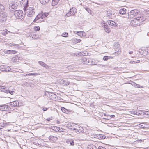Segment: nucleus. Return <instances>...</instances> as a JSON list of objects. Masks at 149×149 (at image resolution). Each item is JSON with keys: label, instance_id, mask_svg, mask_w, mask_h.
I'll list each match as a JSON object with an SVG mask.
<instances>
[{"label": "nucleus", "instance_id": "1", "mask_svg": "<svg viewBox=\"0 0 149 149\" xmlns=\"http://www.w3.org/2000/svg\"><path fill=\"white\" fill-rule=\"evenodd\" d=\"M146 19V18L143 16L138 17L131 21L130 24L133 26H136L141 24V23Z\"/></svg>", "mask_w": 149, "mask_h": 149}, {"label": "nucleus", "instance_id": "2", "mask_svg": "<svg viewBox=\"0 0 149 149\" xmlns=\"http://www.w3.org/2000/svg\"><path fill=\"white\" fill-rule=\"evenodd\" d=\"M24 10L25 11L26 10L27 11V16L28 17H32L34 16L36 10L33 8L29 7L27 10L26 8Z\"/></svg>", "mask_w": 149, "mask_h": 149}, {"label": "nucleus", "instance_id": "3", "mask_svg": "<svg viewBox=\"0 0 149 149\" xmlns=\"http://www.w3.org/2000/svg\"><path fill=\"white\" fill-rule=\"evenodd\" d=\"M23 13L22 10H17L14 11V15L17 19H22L23 18Z\"/></svg>", "mask_w": 149, "mask_h": 149}, {"label": "nucleus", "instance_id": "4", "mask_svg": "<svg viewBox=\"0 0 149 149\" xmlns=\"http://www.w3.org/2000/svg\"><path fill=\"white\" fill-rule=\"evenodd\" d=\"M138 10L134 9L131 10L128 13V18H132L134 17L137 16L139 13Z\"/></svg>", "mask_w": 149, "mask_h": 149}, {"label": "nucleus", "instance_id": "5", "mask_svg": "<svg viewBox=\"0 0 149 149\" xmlns=\"http://www.w3.org/2000/svg\"><path fill=\"white\" fill-rule=\"evenodd\" d=\"M0 91L4 92L7 94L9 93L11 95H13L14 92L13 91L9 90L7 88L3 86H0Z\"/></svg>", "mask_w": 149, "mask_h": 149}, {"label": "nucleus", "instance_id": "6", "mask_svg": "<svg viewBox=\"0 0 149 149\" xmlns=\"http://www.w3.org/2000/svg\"><path fill=\"white\" fill-rule=\"evenodd\" d=\"M70 129L75 130V132L77 133H82L84 132L83 128L81 126L77 127L76 128L75 127L74 128L73 127H72V125H71L70 127Z\"/></svg>", "mask_w": 149, "mask_h": 149}, {"label": "nucleus", "instance_id": "7", "mask_svg": "<svg viewBox=\"0 0 149 149\" xmlns=\"http://www.w3.org/2000/svg\"><path fill=\"white\" fill-rule=\"evenodd\" d=\"M7 14L6 12H4L0 14V22L3 23L6 20Z\"/></svg>", "mask_w": 149, "mask_h": 149}, {"label": "nucleus", "instance_id": "8", "mask_svg": "<svg viewBox=\"0 0 149 149\" xmlns=\"http://www.w3.org/2000/svg\"><path fill=\"white\" fill-rule=\"evenodd\" d=\"M10 108V107L7 105H0V110H1L7 111H8Z\"/></svg>", "mask_w": 149, "mask_h": 149}, {"label": "nucleus", "instance_id": "9", "mask_svg": "<svg viewBox=\"0 0 149 149\" xmlns=\"http://www.w3.org/2000/svg\"><path fill=\"white\" fill-rule=\"evenodd\" d=\"M120 45L119 43L118 42H116L114 45V49L115 50L117 51L118 53H120L121 51L120 49Z\"/></svg>", "mask_w": 149, "mask_h": 149}, {"label": "nucleus", "instance_id": "10", "mask_svg": "<svg viewBox=\"0 0 149 149\" xmlns=\"http://www.w3.org/2000/svg\"><path fill=\"white\" fill-rule=\"evenodd\" d=\"M21 1H20V3L22 6L23 5V6H24V8L25 10L28 7V1L27 0L25 3L24 2H25L26 0H21Z\"/></svg>", "mask_w": 149, "mask_h": 149}, {"label": "nucleus", "instance_id": "11", "mask_svg": "<svg viewBox=\"0 0 149 149\" xmlns=\"http://www.w3.org/2000/svg\"><path fill=\"white\" fill-rule=\"evenodd\" d=\"M11 7L12 9H17V3L15 1H12L10 4Z\"/></svg>", "mask_w": 149, "mask_h": 149}, {"label": "nucleus", "instance_id": "12", "mask_svg": "<svg viewBox=\"0 0 149 149\" xmlns=\"http://www.w3.org/2000/svg\"><path fill=\"white\" fill-rule=\"evenodd\" d=\"M10 104L12 107H17L19 106V102L17 101L10 102Z\"/></svg>", "mask_w": 149, "mask_h": 149}, {"label": "nucleus", "instance_id": "13", "mask_svg": "<svg viewBox=\"0 0 149 149\" xmlns=\"http://www.w3.org/2000/svg\"><path fill=\"white\" fill-rule=\"evenodd\" d=\"M49 139L51 141L54 142H56L58 139V138L57 137L51 135L49 137Z\"/></svg>", "mask_w": 149, "mask_h": 149}, {"label": "nucleus", "instance_id": "14", "mask_svg": "<svg viewBox=\"0 0 149 149\" xmlns=\"http://www.w3.org/2000/svg\"><path fill=\"white\" fill-rule=\"evenodd\" d=\"M108 24L113 26H116L117 25V24L114 21L112 20L108 21Z\"/></svg>", "mask_w": 149, "mask_h": 149}, {"label": "nucleus", "instance_id": "15", "mask_svg": "<svg viewBox=\"0 0 149 149\" xmlns=\"http://www.w3.org/2000/svg\"><path fill=\"white\" fill-rule=\"evenodd\" d=\"M89 58L84 57L82 58V60L84 63L88 65H89Z\"/></svg>", "mask_w": 149, "mask_h": 149}, {"label": "nucleus", "instance_id": "16", "mask_svg": "<svg viewBox=\"0 0 149 149\" xmlns=\"http://www.w3.org/2000/svg\"><path fill=\"white\" fill-rule=\"evenodd\" d=\"M70 12L71 13V15H74L75 13L77 12V9L75 8H72L71 9H70Z\"/></svg>", "mask_w": 149, "mask_h": 149}, {"label": "nucleus", "instance_id": "17", "mask_svg": "<svg viewBox=\"0 0 149 149\" xmlns=\"http://www.w3.org/2000/svg\"><path fill=\"white\" fill-rule=\"evenodd\" d=\"M104 30L107 33H109V32H110V29L108 27V26L107 25V24L105 25L104 24Z\"/></svg>", "mask_w": 149, "mask_h": 149}, {"label": "nucleus", "instance_id": "18", "mask_svg": "<svg viewBox=\"0 0 149 149\" xmlns=\"http://www.w3.org/2000/svg\"><path fill=\"white\" fill-rule=\"evenodd\" d=\"M126 9L125 8H122L120 9L119 11V13L120 14L122 15H124L126 13Z\"/></svg>", "mask_w": 149, "mask_h": 149}, {"label": "nucleus", "instance_id": "19", "mask_svg": "<svg viewBox=\"0 0 149 149\" xmlns=\"http://www.w3.org/2000/svg\"><path fill=\"white\" fill-rule=\"evenodd\" d=\"M40 16H41V18L42 19H44L45 17L48 16L49 13H44L40 14Z\"/></svg>", "mask_w": 149, "mask_h": 149}, {"label": "nucleus", "instance_id": "20", "mask_svg": "<svg viewBox=\"0 0 149 149\" xmlns=\"http://www.w3.org/2000/svg\"><path fill=\"white\" fill-rule=\"evenodd\" d=\"M17 52L15 50H9L6 51V53L7 54H15Z\"/></svg>", "mask_w": 149, "mask_h": 149}, {"label": "nucleus", "instance_id": "21", "mask_svg": "<svg viewBox=\"0 0 149 149\" xmlns=\"http://www.w3.org/2000/svg\"><path fill=\"white\" fill-rule=\"evenodd\" d=\"M0 124H1V127H4L7 125V123L5 121H2L0 120Z\"/></svg>", "mask_w": 149, "mask_h": 149}, {"label": "nucleus", "instance_id": "22", "mask_svg": "<svg viewBox=\"0 0 149 149\" xmlns=\"http://www.w3.org/2000/svg\"><path fill=\"white\" fill-rule=\"evenodd\" d=\"M51 129L55 131H59L60 128L57 126H53L51 127Z\"/></svg>", "mask_w": 149, "mask_h": 149}, {"label": "nucleus", "instance_id": "23", "mask_svg": "<svg viewBox=\"0 0 149 149\" xmlns=\"http://www.w3.org/2000/svg\"><path fill=\"white\" fill-rule=\"evenodd\" d=\"M144 110H139L137 111V115H144Z\"/></svg>", "mask_w": 149, "mask_h": 149}, {"label": "nucleus", "instance_id": "24", "mask_svg": "<svg viewBox=\"0 0 149 149\" xmlns=\"http://www.w3.org/2000/svg\"><path fill=\"white\" fill-rule=\"evenodd\" d=\"M40 3L42 4H45L48 3L50 0H39Z\"/></svg>", "mask_w": 149, "mask_h": 149}, {"label": "nucleus", "instance_id": "25", "mask_svg": "<svg viewBox=\"0 0 149 149\" xmlns=\"http://www.w3.org/2000/svg\"><path fill=\"white\" fill-rule=\"evenodd\" d=\"M87 149H97V148L94 145H91L88 146Z\"/></svg>", "mask_w": 149, "mask_h": 149}, {"label": "nucleus", "instance_id": "26", "mask_svg": "<svg viewBox=\"0 0 149 149\" xmlns=\"http://www.w3.org/2000/svg\"><path fill=\"white\" fill-rule=\"evenodd\" d=\"M59 1V0H52V5L55 6L58 3Z\"/></svg>", "mask_w": 149, "mask_h": 149}, {"label": "nucleus", "instance_id": "27", "mask_svg": "<svg viewBox=\"0 0 149 149\" xmlns=\"http://www.w3.org/2000/svg\"><path fill=\"white\" fill-rule=\"evenodd\" d=\"M132 85L135 87L141 88L142 87V86H140L139 84H138L134 82H132Z\"/></svg>", "mask_w": 149, "mask_h": 149}, {"label": "nucleus", "instance_id": "28", "mask_svg": "<svg viewBox=\"0 0 149 149\" xmlns=\"http://www.w3.org/2000/svg\"><path fill=\"white\" fill-rule=\"evenodd\" d=\"M5 9L4 6L1 4H0V13L3 12Z\"/></svg>", "mask_w": 149, "mask_h": 149}, {"label": "nucleus", "instance_id": "29", "mask_svg": "<svg viewBox=\"0 0 149 149\" xmlns=\"http://www.w3.org/2000/svg\"><path fill=\"white\" fill-rule=\"evenodd\" d=\"M41 16H40V14H38L34 20H33V22H36L38 20L40 19L41 18Z\"/></svg>", "mask_w": 149, "mask_h": 149}, {"label": "nucleus", "instance_id": "30", "mask_svg": "<svg viewBox=\"0 0 149 149\" xmlns=\"http://www.w3.org/2000/svg\"><path fill=\"white\" fill-rule=\"evenodd\" d=\"M67 143H70L71 145L73 146L74 144V141L73 140H69L67 141Z\"/></svg>", "mask_w": 149, "mask_h": 149}, {"label": "nucleus", "instance_id": "31", "mask_svg": "<svg viewBox=\"0 0 149 149\" xmlns=\"http://www.w3.org/2000/svg\"><path fill=\"white\" fill-rule=\"evenodd\" d=\"M112 14V11L111 10L109 9L107 11V14L108 16L109 17Z\"/></svg>", "mask_w": 149, "mask_h": 149}, {"label": "nucleus", "instance_id": "32", "mask_svg": "<svg viewBox=\"0 0 149 149\" xmlns=\"http://www.w3.org/2000/svg\"><path fill=\"white\" fill-rule=\"evenodd\" d=\"M61 109L62 112L64 113H67L66 112L68 111V110L63 107H61Z\"/></svg>", "mask_w": 149, "mask_h": 149}, {"label": "nucleus", "instance_id": "33", "mask_svg": "<svg viewBox=\"0 0 149 149\" xmlns=\"http://www.w3.org/2000/svg\"><path fill=\"white\" fill-rule=\"evenodd\" d=\"M140 61L139 60L135 61H130L129 63H139Z\"/></svg>", "mask_w": 149, "mask_h": 149}, {"label": "nucleus", "instance_id": "34", "mask_svg": "<svg viewBox=\"0 0 149 149\" xmlns=\"http://www.w3.org/2000/svg\"><path fill=\"white\" fill-rule=\"evenodd\" d=\"M63 83L66 85H68L70 84V82L63 80Z\"/></svg>", "mask_w": 149, "mask_h": 149}, {"label": "nucleus", "instance_id": "35", "mask_svg": "<svg viewBox=\"0 0 149 149\" xmlns=\"http://www.w3.org/2000/svg\"><path fill=\"white\" fill-rule=\"evenodd\" d=\"M38 63L40 65H41V66L43 67H44V66L45 64L44 62L42 61H39Z\"/></svg>", "mask_w": 149, "mask_h": 149}, {"label": "nucleus", "instance_id": "36", "mask_svg": "<svg viewBox=\"0 0 149 149\" xmlns=\"http://www.w3.org/2000/svg\"><path fill=\"white\" fill-rule=\"evenodd\" d=\"M110 58V57L108 56H105L103 57V59L104 61H106L109 59Z\"/></svg>", "mask_w": 149, "mask_h": 149}, {"label": "nucleus", "instance_id": "37", "mask_svg": "<svg viewBox=\"0 0 149 149\" xmlns=\"http://www.w3.org/2000/svg\"><path fill=\"white\" fill-rule=\"evenodd\" d=\"M68 33L65 32L63 33L61 36L64 37H68Z\"/></svg>", "mask_w": 149, "mask_h": 149}, {"label": "nucleus", "instance_id": "38", "mask_svg": "<svg viewBox=\"0 0 149 149\" xmlns=\"http://www.w3.org/2000/svg\"><path fill=\"white\" fill-rule=\"evenodd\" d=\"M93 63H94L93 61H92V60L91 59V58H89V65H93Z\"/></svg>", "mask_w": 149, "mask_h": 149}, {"label": "nucleus", "instance_id": "39", "mask_svg": "<svg viewBox=\"0 0 149 149\" xmlns=\"http://www.w3.org/2000/svg\"><path fill=\"white\" fill-rule=\"evenodd\" d=\"M142 51V50L141 49H139V51L140 53L141 54H147L148 53V52L146 51V50H145V51H144V53H143L141 52Z\"/></svg>", "mask_w": 149, "mask_h": 149}, {"label": "nucleus", "instance_id": "40", "mask_svg": "<svg viewBox=\"0 0 149 149\" xmlns=\"http://www.w3.org/2000/svg\"><path fill=\"white\" fill-rule=\"evenodd\" d=\"M34 30L35 31H39L40 29V27L38 26H35L34 27Z\"/></svg>", "mask_w": 149, "mask_h": 149}, {"label": "nucleus", "instance_id": "41", "mask_svg": "<svg viewBox=\"0 0 149 149\" xmlns=\"http://www.w3.org/2000/svg\"><path fill=\"white\" fill-rule=\"evenodd\" d=\"M2 69V71H5L6 72H7L8 71L9 72L10 71V70H9L8 68V69L7 68H1Z\"/></svg>", "mask_w": 149, "mask_h": 149}, {"label": "nucleus", "instance_id": "42", "mask_svg": "<svg viewBox=\"0 0 149 149\" xmlns=\"http://www.w3.org/2000/svg\"><path fill=\"white\" fill-rule=\"evenodd\" d=\"M8 32H9V31L6 30V31H3L2 33L4 36H6L8 33Z\"/></svg>", "mask_w": 149, "mask_h": 149}, {"label": "nucleus", "instance_id": "43", "mask_svg": "<svg viewBox=\"0 0 149 149\" xmlns=\"http://www.w3.org/2000/svg\"><path fill=\"white\" fill-rule=\"evenodd\" d=\"M85 9L90 14H91V10L90 9V8H85Z\"/></svg>", "mask_w": 149, "mask_h": 149}, {"label": "nucleus", "instance_id": "44", "mask_svg": "<svg viewBox=\"0 0 149 149\" xmlns=\"http://www.w3.org/2000/svg\"><path fill=\"white\" fill-rule=\"evenodd\" d=\"M108 116H108V119H110L111 118H113L115 117V116L114 115H109H109H108Z\"/></svg>", "mask_w": 149, "mask_h": 149}, {"label": "nucleus", "instance_id": "45", "mask_svg": "<svg viewBox=\"0 0 149 149\" xmlns=\"http://www.w3.org/2000/svg\"><path fill=\"white\" fill-rule=\"evenodd\" d=\"M70 15H71V13H70V12L69 11L66 14V15H65V17H67L69 16Z\"/></svg>", "mask_w": 149, "mask_h": 149}, {"label": "nucleus", "instance_id": "46", "mask_svg": "<svg viewBox=\"0 0 149 149\" xmlns=\"http://www.w3.org/2000/svg\"><path fill=\"white\" fill-rule=\"evenodd\" d=\"M131 113L133 114L137 115V111H131Z\"/></svg>", "mask_w": 149, "mask_h": 149}, {"label": "nucleus", "instance_id": "47", "mask_svg": "<svg viewBox=\"0 0 149 149\" xmlns=\"http://www.w3.org/2000/svg\"><path fill=\"white\" fill-rule=\"evenodd\" d=\"M87 54L86 53H85L84 52H82L81 53V54L80 55V56H86L87 55Z\"/></svg>", "mask_w": 149, "mask_h": 149}, {"label": "nucleus", "instance_id": "48", "mask_svg": "<svg viewBox=\"0 0 149 149\" xmlns=\"http://www.w3.org/2000/svg\"><path fill=\"white\" fill-rule=\"evenodd\" d=\"M16 60H17L16 58V57H14L12 58V61L13 62H16Z\"/></svg>", "mask_w": 149, "mask_h": 149}, {"label": "nucleus", "instance_id": "49", "mask_svg": "<svg viewBox=\"0 0 149 149\" xmlns=\"http://www.w3.org/2000/svg\"><path fill=\"white\" fill-rule=\"evenodd\" d=\"M144 115H146L149 116V112L147 111H144Z\"/></svg>", "mask_w": 149, "mask_h": 149}, {"label": "nucleus", "instance_id": "50", "mask_svg": "<svg viewBox=\"0 0 149 149\" xmlns=\"http://www.w3.org/2000/svg\"><path fill=\"white\" fill-rule=\"evenodd\" d=\"M44 67H45L47 69H48L49 68V66L46 64H45Z\"/></svg>", "mask_w": 149, "mask_h": 149}, {"label": "nucleus", "instance_id": "51", "mask_svg": "<svg viewBox=\"0 0 149 149\" xmlns=\"http://www.w3.org/2000/svg\"><path fill=\"white\" fill-rule=\"evenodd\" d=\"M33 36L35 38H37L38 37V36L37 34H33Z\"/></svg>", "mask_w": 149, "mask_h": 149}, {"label": "nucleus", "instance_id": "52", "mask_svg": "<svg viewBox=\"0 0 149 149\" xmlns=\"http://www.w3.org/2000/svg\"><path fill=\"white\" fill-rule=\"evenodd\" d=\"M2 128H0V135H2L3 134V131L2 130Z\"/></svg>", "mask_w": 149, "mask_h": 149}, {"label": "nucleus", "instance_id": "53", "mask_svg": "<svg viewBox=\"0 0 149 149\" xmlns=\"http://www.w3.org/2000/svg\"><path fill=\"white\" fill-rule=\"evenodd\" d=\"M77 34L79 35H80L81 33L82 34V32L78 31L77 32Z\"/></svg>", "mask_w": 149, "mask_h": 149}, {"label": "nucleus", "instance_id": "54", "mask_svg": "<svg viewBox=\"0 0 149 149\" xmlns=\"http://www.w3.org/2000/svg\"><path fill=\"white\" fill-rule=\"evenodd\" d=\"M99 135V136H100V139H104V136H100V135Z\"/></svg>", "mask_w": 149, "mask_h": 149}, {"label": "nucleus", "instance_id": "55", "mask_svg": "<svg viewBox=\"0 0 149 149\" xmlns=\"http://www.w3.org/2000/svg\"><path fill=\"white\" fill-rule=\"evenodd\" d=\"M15 9H13L12 10H10V12H12V13H13V12H14V11H16L15 10Z\"/></svg>", "mask_w": 149, "mask_h": 149}, {"label": "nucleus", "instance_id": "56", "mask_svg": "<svg viewBox=\"0 0 149 149\" xmlns=\"http://www.w3.org/2000/svg\"><path fill=\"white\" fill-rule=\"evenodd\" d=\"M47 108H43L42 110L43 111H45L47 110Z\"/></svg>", "mask_w": 149, "mask_h": 149}, {"label": "nucleus", "instance_id": "57", "mask_svg": "<svg viewBox=\"0 0 149 149\" xmlns=\"http://www.w3.org/2000/svg\"><path fill=\"white\" fill-rule=\"evenodd\" d=\"M77 42H80L81 41V40L80 39H77Z\"/></svg>", "mask_w": 149, "mask_h": 149}, {"label": "nucleus", "instance_id": "58", "mask_svg": "<svg viewBox=\"0 0 149 149\" xmlns=\"http://www.w3.org/2000/svg\"><path fill=\"white\" fill-rule=\"evenodd\" d=\"M133 52L132 51H130L129 52V53L130 54H131L133 53Z\"/></svg>", "mask_w": 149, "mask_h": 149}, {"label": "nucleus", "instance_id": "59", "mask_svg": "<svg viewBox=\"0 0 149 149\" xmlns=\"http://www.w3.org/2000/svg\"><path fill=\"white\" fill-rule=\"evenodd\" d=\"M34 74V73H29V76L33 75Z\"/></svg>", "mask_w": 149, "mask_h": 149}, {"label": "nucleus", "instance_id": "60", "mask_svg": "<svg viewBox=\"0 0 149 149\" xmlns=\"http://www.w3.org/2000/svg\"><path fill=\"white\" fill-rule=\"evenodd\" d=\"M46 95H46V92H44V95L45 96H46Z\"/></svg>", "mask_w": 149, "mask_h": 149}, {"label": "nucleus", "instance_id": "61", "mask_svg": "<svg viewBox=\"0 0 149 149\" xmlns=\"http://www.w3.org/2000/svg\"><path fill=\"white\" fill-rule=\"evenodd\" d=\"M147 35L149 36V32L147 33Z\"/></svg>", "mask_w": 149, "mask_h": 149}, {"label": "nucleus", "instance_id": "62", "mask_svg": "<svg viewBox=\"0 0 149 149\" xmlns=\"http://www.w3.org/2000/svg\"><path fill=\"white\" fill-rule=\"evenodd\" d=\"M26 76H29V74H26Z\"/></svg>", "mask_w": 149, "mask_h": 149}, {"label": "nucleus", "instance_id": "63", "mask_svg": "<svg viewBox=\"0 0 149 149\" xmlns=\"http://www.w3.org/2000/svg\"><path fill=\"white\" fill-rule=\"evenodd\" d=\"M53 95L54 96H56V95L55 94H53Z\"/></svg>", "mask_w": 149, "mask_h": 149}, {"label": "nucleus", "instance_id": "64", "mask_svg": "<svg viewBox=\"0 0 149 149\" xmlns=\"http://www.w3.org/2000/svg\"><path fill=\"white\" fill-rule=\"evenodd\" d=\"M47 120L48 121H49L50 120V119H49L48 120L47 119Z\"/></svg>", "mask_w": 149, "mask_h": 149}]
</instances>
